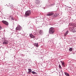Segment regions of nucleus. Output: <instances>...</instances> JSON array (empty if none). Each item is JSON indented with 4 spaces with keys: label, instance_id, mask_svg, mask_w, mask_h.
I'll list each match as a JSON object with an SVG mask.
<instances>
[{
    "label": "nucleus",
    "instance_id": "nucleus-1",
    "mask_svg": "<svg viewBox=\"0 0 76 76\" xmlns=\"http://www.w3.org/2000/svg\"><path fill=\"white\" fill-rule=\"evenodd\" d=\"M54 32H55V29H54V28L51 27L49 28V34L53 35L54 34Z\"/></svg>",
    "mask_w": 76,
    "mask_h": 76
},
{
    "label": "nucleus",
    "instance_id": "nucleus-2",
    "mask_svg": "<svg viewBox=\"0 0 76 76\" xmlns=\"http://www.w3.org/2000/svg\"><path fill=\"white\" fill-rule=\"evenodd\" d=\"M69 30L70 31L72 32L73 33L76 32V30L73 27H70L69 28Z\"/></svg>",
    "mask_w": 76,
    "mask_h": 76
},
{
    "label": "nucleus",
    "instance_id": "nucleus-3",
    "mask_svg": "<svg viewBox=\"0 0 76 76\" xmlns=\"http://www.w3.org/2000/svg\"><path fill=\"white\" fill-rule=\"evenodd\" d=\"M31 11L30 10H28L26 12L25 15L26 16H29L31 15Z\"/></svg>",
    "mask_w": 76,
    "mask_h": 76
},
{
    "label": "nucleus",
    "instance_id": "nucleus-4",
    "mask_svg": "<svg viewBox=\"0 0 76 76\" xmlns=\"http://www.w3.org/2000/svg\"><path fill=\"white\" fill-rule=\"evenodd\" d=\"M22 29V27L20 26V25L17 26V27L16 28V31H20Z\"/></svg>",
    "mask_w": 76,
    "mask_h": 76
},
{
    "label": "nucleus",
    "instance_id": "nucleus-5",
    "mask_svg": "<svg viewBox=\"0 0 76 76\" xmlns=\"http://www.w3.org/2000/svg\"><path fill=\"white\" fill-rule=\"evenodd\" d=\"M2 22L6 25H9V23L6 21L2 20Z\"/></svg>",
    "mask_w": 76,
    "mask_h": 76
},
{
    "label": "nucleus",
    "instance_id": "nucleus-6",
    "mask_svg": "<svg viewBox=\"0 0 76 76\" xmlns=\"http://www.w3.org/2000/svg\"><path fill=\"white\" fill-rule=\"evenodd\" d=\"M40 3V1L36 0L35 1L36 4H39Z\"/></svg>",
    "mask_w": 76,
    "mask_h": 76
},
{
    "label": "nucleus",
    "instance_id": "nucleus-7",
    "mask_svg": "<svg viewBox=\"0 0 76 76\" xmlns=\"http://www.w3.org/2000/svg\"><path fill=\"white\" fill-rule=\"evenodd\" d=\"M8 43V42L7 41H4L3 42V44L4 45H6V44H7Z\"/></svg>",
    "mask_w": 76,
    "mask_h": 76
},
{
    "label": "nucleus",
    "instance_id": "nucleus-8",
    "mask_svg": "<svg viewBox=\"0 0 76 76\" xmlns=\"http://www.w3.org/2000/svg\"><path fill=\"white\" fill-rule=\"evenodd\" d=\"M30 38H35V36L32 34H31L30 35Z\"/></svg>",
    "mask_w": 76,
    "mask_h": 76
},
{
    "label": "nucleus",
    "instance_id": "nucleus-9",
    "mask_svg": "<svg viewBox=\"0 0 76 76\" xmlns=\"http://www.w3.org/2000/svg\"><path fill=\"white\" fill-rule=\"evenodd\" d=\"M34 46H36V47H38V43H34Z\"/></svg>",
    "mask_w": 76,
    "mask_h": 76
},
{
    "label": "nucleus",
    "instance_id": "nucleus-10",
    "mask_svg": "<svg viewBox=\"0 0 76 76\" xmlns=\"http://www.w3.org/2000/svg\"><path fill=\"white\" fill-rule=\"evenodd\" d=\"M39 32L40 33V35H42V34H43V32H42V31L40 30V31H39Z\"/></svg>",
    "mask_w": 76,
    "mask_h": 76
},
{
    "label": "nucleus",
    "instance_id": "nucleus-11",
    "mask_svg": "<svg viewBox=\"0 0 76 76\" xmlns=\"http://www.w3.org/2000/svg\"><path fill=\"white\" fill-rule=\"evenodd\" d=\"M65 75L66 76H69V74L67 72H65Z\"/></svg>",
    "mask_w": 76,
    "mask_h": 76
},
{
    "label": "nucleus",
    "instance_id": "nucleus-12",
    "mask_svg": "<svg viewBox=\"0 0 76 76\" xmlns=\"http://www.w3.org/2000/svg\"><path fill=\"white\" fill-rule=\"evenodd\" d=\"M53 13H49L47 14V16H51V15H53Z\"/></svg>",
    "mask_w": 76,
    "mask_h": 76
},
{
    "label": "nucleus",
    "instance_id": "nucleus-13",
    "mask_svg": "<svg viewBox=\"0 0 76 76\" xmlns=\"http://www.w3.org/2000/svg\"><path fill=\"white\" fill-rule=\"evenodd\" d=\"M58 16V14H55L54 15V17H57V16Z\"/></svg>",
    "mask_w": 76,
    "mask_h": 76
},
{
    "label": "nucleus",
    "instance_id": "nucleus-14",
    "mask_svg": "<svg viewBox=\"0 0 76 76\" xmlns=\"http://www.w3.org/2000/svg\"><path fill=\"white\" fill-rule=\"evenodd\" d=\"M10 19H11V20H14L13 17L10 16Z\"/></svg>",
    "mask_w": 76,
    "mask_h": 76
},
{
    "label": "nucleus",
    "instance_id": "nucleus-15",
    "mask_svg": "<svg viewBox=\"0 0 76 76\" xmlns=\"http://www.w3.org/2000/svg\"><path fill=\"white\" fill-rule=\"evenodd\" d=\"M61 63L62 65H63V66H64V61H61Z\"/></svg>",
    "mask_w": 76,
    "mask_h": 76
},
{
    "label": "nucleus",
    "instance_id": "nucleus-16",
    "mask_svg": "<svg viewBox=\"0 0 76 76\" xmlns=\"http://www.w3.org/2000/svg\"><path fill=\"white\" fill-rule=\"evenodd\" d=\"M28 73H30V72H32V70L31 69H28Z\"/></svg>",
    "mask_w": 76,
    "mask_h": 76
},
{
    "label": "nucleus",
    "instance_id": "nucleus-17",
    "mask_svg": "<svg viewBox=\"0 0 76 76\" xmlns=\"http://www.w3.org/2000/svg\"><path fill=\"white\" fill-rule=\"evenodd\" d=\"M13 7V5L12 4H11L10 6V8H12Z\"/></svg>",
    "mask_w": 76,
    "mask_h": 76
},
{
    "label": "nucleus",
    "instance_id": "nucleus-18",
    "mask_svg": "<svg viewBox=\"0 0 76 76\" xmlns=\"http://www.w3.org/2000/svg\"><path fill=\"white\" fill-rule=\"evenodd\" d=\"M31 73H32L33 74H35V75H36V72H34V71H32Z\"/></svg>",
    "mask_w": 76,
    "mask_h": 76
},
{
    "label": "nucleus",
    "instance_id": "nucleus-19",
    "mask_svg": "<svg viewBox=\"0 0 76 76\" xmlns=\"http://www.w3.org/2000/svg\"><path fill=\"white\" fill-rule=\"evenodd\" d=\"M72 48H69V51H72Z\"/></svg>",
    "mask_w": 76,
    "mask_h": 76
},
{
    "label": "nucleus",
    "instance_id": "nucleus-20",
    "mask_svg": "<svg viewBox=\"0 0 76 76\" xmlns=\"http://www.w3.org/2000/svg\"><path fill=\"white\" fill-rule=\"evenodd\" d=\"M59 67L60 69H61V65L60 64L59 65Z\"/></svg>",
    "mask_w": 76,
    "mask_h": 76
},
{
    "label": "nucleus",
    "instance_id": "nucleus-21",
    "mask_svg": "<svg viewBox=\"0 0 76 76\" xmlns=\"http://www.w3.org/2000/svg\"><path fill=\"white\" fill-rule=\"evenodd\" d=\"M2 29V27H1V26L0 25V30H1Z\"/></svg>",
    "mask_w": 76,
    "mask_h": 76
},
{
    "label": "nucleus",
    "instance_id": "nucleus-22",
    "mask_svg": "<svg viewBox=\"0 0 76 76\" xmlns=\"http://www.w3.org/2000/svg\"><path fill=\"white\" fill-rule=\"evenodd\" d=\"M67 35V34H66V33H65V34H64V37H66V35Z\"/></svg>",
    "mask_w": 76,
    "mask_h": 76
},
{
    "label": "nucleus",
    "instance_id": "nucleus-23",
    "mask_svg": "<svg viewBox=\"0 0 76 76\" xmlns=\"http://www.w3.org/2000/svg\"><path fill=\"white\" fill-rule=\"evenodd\" d=\"M68 33H69V31H67L66 32V33L68 34Z\"/></svg>",
    "mask_w": 76,
    "mask_h": 76
},
{
    "label": "nucleus",
    "instance_id": "nucleus-24",
    "mask_svg": "<svg viewBox=\"0 0 76 76\" xmlns=\"http://www.w3.org/2000/svg\"><path fill=\"white\" fill-rule=\"evenodd\" d=\"M17 37H19V36H17Z\"/></svg>",
    "mask_w": 76,
    "mask_h": 76
},
{
    "label": "nucleus",
    "instance_id": "nucleus-25",
    "mask_svg": "<svg viewBox=\"0 0 76 76\" xmlns=\"http://www.w3.org/2000/svg\"><path fill=\"white\" fill-rule=\"evenodd\" d=\"M17 35H18V34H17Z\"/></svg>",
    "mask_w": 76,
    "mask_h": 76
}]
</instances>
